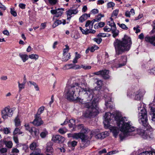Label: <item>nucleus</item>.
<instances>
[{
    "instance_id": "37",
    "label": "nucleus",
    "mask_w": 155,
    "mask_h": 155,
    "mask_svg": "<svg viewBox=\"0 0 155 155\" xmlns=\"http://www.w3.org/2000/svg\"><path fill=\"white\" fill-rule=\"evenodd\" d=\"M44 108L45 107L43 106H42L39 108L38 110L37 114L36 115H37L38 116H39V115L42 113Z\"/></svg>"
},
{
    "instance_id": "34",
    "label": "nucleus",
    "mask_w": 155,
    "mask_h": 155,
    "mask_svg": "<svg viewBox=\"0 0 155 155\" xmlns=\"http://www.w3.org/2000/svg\"><path fill=\"white\" fill-rule=\"evenodd\" d=\"M111 20L110 21H109L107 22V24L111 27V29L113 27H116V25L115 23L114 22L113 19L110 18Z\"/></svg>"
},
{
    "instance_id": "43",
    "label": "nucleus",
    "mask_w": 155,
    "mask_h": 155,
    "mask_svg": "<svg viewBox=\"0 0 155 155\" xmlns=\"http://www.w3.org/2000/svg\"><path fill=\"white\" fill-rule=\"evenodd\" d=\"M117 25L119 26L122 29L126 30H127L128 29V28L124 24H120L119 23H118L117 24Z\"/></svg>"
},
{
    "instance_id": "21",
    "label": "nucleus",
    "mask_w": 155,
    "mask_h": 155,
    "mask_svg": "<svg viewBox=\"0 0 155 155\" xmlns=\"http://www.w3.org/2000/svg\"><path fill=\"white\" fill-rule=\"evenodd\" d=\"M90 14H84L80 17L79 21L80 22H82L86 20L88 17H90Z\"/></svg>"
},
{
    "instance_id": "27",
    "label": "nucleus",
    "mask_w": 155,
    "mask_h": 155,
    "mask_svg": "<svg viewBox=\"0 0 155 155\" xmlns=\"http://www.w3.org/2000/svg\"><path fill=\"white\" fill-rule=\"evenodd\" d=\"M39 130L34 127H32L30 133L33 135L37 136L38 135Z\"/></svg>"
},
{
    "instance_id": "36",
    "label": "nucleus",
    "mask_w": 155,
    "mask_h": 155,
    "mask_svg": "<svg viewBox=\"0 0 155 155\" xmlns=\"http://www.w3.org/2000/svg\"><path fill=\"white\" fill-rule=\"evenodd\" d=\"M15 125L16 127H18L21 125V122L20 119L18 117L15 118L14 120Z\"/></svg>"
},
{
    "instance_id": "58",
    "label": "nucleus",
    "mask_w": 155,
    "mask_h": 155,
    "mask_svg": "<svg viewBox=\"0 0 155 155\" xmlns=\"http://www.w3.org/2000/svg\"><path fill=\"white\" fill-rule=\"evenodd\" d=\"M96 83L97 84V85L99 87H100L102 85V82L101 80L97 79V81L96 82Z\"/></svg>"
},
{
    "instance_id": "44",
    "label": "nucleus",
    "mask_w": 155,
    "mask_h": 155,
    "mask_svg": "<svg viewBox=\"0 0 155 155\" xmlns=\"http://www.w3.org/2000/svg\"><path fill=\"white\" fill-rule=\"evenodd\" d=\"M79 28L80 30L81 31L82 33L83 34L87 35L88 34V32L89 31L88 29H87V28H86V29H85V30H84L81 27H79Z\"/></svg>"
},
{
    "instance_id": "15",
    "label": "nucleus",
    "mask_w": 155,
    "mask_h": 155,
    "mask_svg": "<svg viewBox=\"0 0 155 155\" xmlns=\"http://www.w3.org/2000/svg\"><path fill=\"white\" fill-rule=\"evenodd\" d=\"M109 101L107 98H106L105 105L107 107H109L110 108H113L114 107L113 103L111 101V98L110 97L108 98Z\"/></svg>"
},
{
    "instance_id": "16",
    "label": "nucleus",
    "mask_w": 155,
    "mask_h": 155,
    "mask_svg": "<svg viewBox=\"0 0 155 155\" xmlns=\"http://www.w3.org/2000/svg\"><path fill=\"white\" fill-rule=\"evenodd\" d=\"M109 71L105 70L101 71V75L105 79H109L110 77L109 75Z\"/></svg>"
},
{
    "instance_id": "42",
    "label": "nucleus",
    "mask_w": 155,
    "mask_h": 155,
    "mask_svg": "<svg viewBox=\"0 0 155 155\" xmlns=\"http://www.w3.org/2000/svg\"><path fill=\"white\" fill-rule=\"evenodd\" d=\"M104 16L103 15L101 14H99L97 15L96 18L94 19L93 21H100L102 17Z\"/></svg>"
},
{
    "instance_id": "19",
    "label": "nucleus",
    "mask_w": 155,
    "mask_h": 155,
    "mask_svg": "<svg viewBox=\"0 0 155 155\" xmlns=\"http://www.w3.org/2000/svg\"><path fill=\"white\" fill-rule=\"evenodd\" d=\"M94 21H90L88 20L87 21L85 25V26L86 27V28L87 29H89V30H91L92 29L93 24L94 23Z\"/></svg>"
},
{
    "instance_id": "29",
    "label": "nucleus",
    "mask_w": 155,
    "mask_h": 155,
    "mask_svg": "<svg viewBox=\"0 0 155 155\" xmlns=\"http://www.w3.org/2000/svg\"><path fill=\"white\" fill-rule=\"evenodd\" d=\"M70 57L71 55L70 53H66V54H63L62 60L66 61L70 58Z\"/></svg>"
},
{
    "instance_id": "57",
    "label": "nucleus",
    "mask_w": 155,
    "mask_h": 155,
    "mask_svg": "<svg viewBox=\"0 0 155 155\" xmlns=\"http://www.w3.org/2000/svg\"><path fill=\"white\" fill-rule=\"evenodd\" d=\"M97 36L98 37H105L107 36V34L104 33H99L97 35Z\"/></svg>"
},
{
    "instance_id": "62",
    "label": "nucleus",
    "mask_w": 155,
    "mask_h": 155,
    "mask_svg": "<svg viewBox=\"0 0 155 155\" xmlns=\"http://www.w3.org/2000/svg\"><path fill=\"white\" fill-rule=\"evenodd\" d=\"M11 152L15 153H18L19 152V150L16 148H13L12 149Z\"/></svg>"
},
{
    "instance_id": "52",
    "label": "nucleus",
    "mask_w": 155,
    "mask_h": 155,
    "mask_svg": "<svg viewBox=\"0 0 155 155\" xmlns=\"http://www.w3.org/2000/svg\"><path fill=\"white\" fill-rule=\"evenodd\" d=\"M25 127L26 130L28 131L30 133L31 132V130L32 127H29L28 124H25Z\"/></svg>"
},
{
    "instance_id": "32",
    "label": "nucleus",
    "mask_w": 155,
    "mask_h": 155,
    "mask_svg": "<svg viewBox=\"0 0 155 155\" xmlns=\"http://www.w3.org/2000/svg\"><path fill=\"white\" fill-rule=\"evenodd\" d=\"M41 151V150L37 148L34 150V151L30 155H38L40 153Z\"/></svg>"
},
{
    "instance_id": "24",
    "label": "nucleus",
    "mask_w": 155,
    "mask_h": 155,
    "mask_svg": "<svg viewBox=\"0 0 155 155\" xmlns=\"http://www.w3.org/2000/svg\"><path fill=\"white\" fill-rule=\"evenodd\" d=\"M112 33H113V36L114 38H115L116 36H117L119 34V31L117 29L116 27H113L111 29Z\"/></svg>"
},
{
    "instance_id": "50",
    "label": "nucleus",
    "mask_w": 155,
    "mask_h": 155,
    "mask_svg": "<svg viewBox=\"0 0 155 155\" xmlns=\"http://www.w3.org/2000/svg\"><path fill=\"white\" fill-rule=\"evenodd\" d=\"M115 4L113 2H110L107 4V7L108 8H111L114 7Z\"/></svg>"
},
{
    "instance_id": "59",
    "label": "nucleus",
    "mask_w": 155,
    "mask_h": 155,
    "mask_svg": "<svg viewBox=\"0 0 155 155\" xmlns=\"http://www.w3.org/2000/svg\"><path fill=\"white\" fill-rule=\"evenodd\" d=\"M139 27L138 26L137 27H134V30H135V33H137L139 32H140V30L139 29Z\"/></svg>"
},
{
    "instance_id": "11",
    "label": "nucleus",
    "mask_w": 155,
    "mask_h": 155,
    "mask_svg": "<svg viewBox=\"0 0 155 155\" xmlns=\"http://www.w3.org/2000/svg\"><path fill=\"white\" fill-rule=\"evenodd\" d=\"M145 105L143 103H140L138 105V114H147V112L145 108Z\"/></svg>"
},
{
    "instance_id": "26",
    "label": "nucleus",
    "mask_w": 155,
    "mask_h": 155,
    "mask_svg": "<svg viewBox=\"0 0 155 155\" xmlns=\"http://www.w3.org/2000/svg\"><path fill=\"white\" fill-rule=\"evenodd\" d=\"M63 11L64 9L62 8L57 9L56 11L57 12L56 13L55 16L57 17L61 16L63 13Z\"/></svg>"
},
{
    "instance_id": "25",
    "label": "nucleus",
    "mask_w": 155,
    "mask_h": 155,
    "mask_svg": "<svg viewBox=\"0 0 155 155\" xmlns=\"http://www.w3.org/2000/svg\"><path fill=\"white\" fill-rule=\"evenodd\" d=\"M38 145L37 142H33L29 146L30 149L33 150L38 147Z\"/></svg>"
},
{
    "instance_id": "17",
    "label": "nucleus",
    "mask_w": 155,
    "mask_h": 155,
    "mask_svg": "<svg viewBox=\"0 0 155 155\" xmlns=\"http://www.w3.org/2000/svg\"><path fill=\"white\" fill-rule=\"evenodd\" d=\"M53 143L51 142H48L46 144V152L52 153L53 151V149L52 147Z\"/></svg>"
},
{
    "instance_id": "9",
    "label": "nucleus",
    "mask_w": 155,
    "mask_h": 155,
    "mask_svg": "<svg viewBox=\"0 0 155 155\" xmlns=\"http://www.w3.org/2000/svg\"><path fill=\"white\" fill-rule=\"evenodd\" d=\"M145 92L144 91L139 90L134 93V99L138 101L140 100L142 98Z\"/></svg>"
},
{
    "instance_id": "7",
    "label": "nucleus",
    "mask_w": 155,
    "mask_h": 155,
    "mask_svg": "<svg viewBox=\"0 0 155 155\" xmlns=\"http://www.w3.org/2000/svg\"><path fill=\"white\" fill-rule=\"evenodd\" d=\"M97 130H95L92 131L90 133L91 135L94 136L97 139H103L109 135V133L108 132L105 131L100 134H97Z\"/></svg>"
},
{
    "instance_id": "49",
    "label": "nucleus",
    "mask_w": 155,
    "mask_h": 155,
    "mask_svg": "<svg viewBox=\"0 0 155 155\" xmlns=\"http://www.w3.org/2000/svg\"><path fill=\"white\" fill-rule=\"evenodd\" d=\"M71 68H74V67L72 64L66 65L64 67V69H68Z\"/></svg>"
},
{
    "instance_id": "39",
    "label": "nucleus",
    "mask_w": 155,
    "mask_h": 155,
    "mask_svg": "<svg viewBox=\"0 0 155 155\" xmlns=\"http://www.w3.org/2000/svg\"><path fill=\"white\" fill-rule=\"evenodd\" d=\"M67 129L65 127L59 129L58 132L61 134H64L67 132Z\"/></svg>"
},
{
    "instance_id": "47",
    "label": "nucleus",
    "mask_w": 155,
    "mask_h": 155,
    "mask_svg": "<svg viewBox=\"0 0 155 155\" xmlns=\"http://www.w3.org/2000/svg\"><path fill=\"white\" fill-rule=\"evenodd\" d=\"M119 10L118 9H116L115 10L113 11L112 14V17H114L115 16L116 17L119 13Z\"/></svg>"
},
{
    "instance_id": "5",
    "label": "nucleus",
    "mask_w": 155,
    "mask_h": 155,
    "mask_svg": "<svg viewBox=\"0 0 155 155\" xmlns=\"http://www.w3.org/2000/svg\"><path fill=\"white\" fill-rule=\"evenodd\" d=\"M73 138L75 139L80 138L81 139L80 146L82 147H87L90 143V141L88 140V137L80 133L73 134Z\"/></svg>"
},
{
    "instance_id": "22",
    "label": "nucleus",
    "mask_w": 155,
    "mask_h": 155,
    "mask_svg": "<svg viewBox=\"0 0 155 155\" xmlns=\"http://www.w3.org/2000/svg\"><path fill=\"white\" fill-rule=\"evenodd\" d=\"M151 114L152 115V120L155 124V108L151 107Z\"/></svg>"
},
{
    "instance_id": "28",
    "label": "nucleus",
    "mask_w": 155,
    "mask_h": 155,
    "mask_svg": "<svg viewBox=\"0 0 155 155\" xmlns=\"http://www.w3.org/2000/svg\"><path fill=\"white\" fill-rule=\"evenodd\" d=\"M19 56L24 62H25L28 58V57L26 54H20Z\"/></svg>"
},
{
    "instance_id": "53",
    "label": "nucleus",
    "mask_w": 155,
    "mask_h": 155,
    "mask_svg": "<svg viewBox=\"0 0 155 155\" xmlns=\"http://www.w3.org/2000/svg\"><path fill=\"white\" fill-rule=\"evenodd\" d=\"M151 153V151H146L145 152H143L140 153L139 155H150Z\"/></svg>"
},
{
    "instance_id": "60",
    "label": "nucleus",
    "mask_w": 155,
    "mask_h": 155,
    "mask_svg": "<svg viewBox=\"0 0 155 155\" xmlns=\"http://www.w3.org/2000/svg\"><path fill=\"white\" fill-rule=\"evenodd\" d=\"M98 10L97 9H94L91 10V12L92 14H95L98 13Z\"/></svg>"
},
{
    "instance_id": "38",
    "label": "nucleus",
    "mask_w": 155,
    "mask_h": 155,
    "mask_svg": "<svg viewBox=\"0 0 155 155\" xmlns=\"http://www.w3.org/2000/svg\"><path fill=\"white\" fill-rule=\"evenodd\" d=\"M48 2L50 5H54L57 4L58 2V0H48Z\"/></svg>"
},
{
    "instance_id": "55",
    "label": "nucleus",
    "mask_w": 155,
    "mask_h": 155,
    "mask_svg": "<svg viewBox=\"0 0 155 155\" xmlns=\"http://www.w3.org/2000/svg\"><path fill=\"white\" fill-rule=\"evenodd\" d=\"M10 13L14 17H16L17 16V13L14 10V9L11 8Z\"/></svg>"
},
{
    "instance_id": "31",
    "label": "nucleus",
    "mask_w": 155,
    "mask_h": 155,
    "mask_svg": "<svg viewBox=\"0 0 155 155\" xmlns=\"http://www.w3.org/2000/svg\"><path fill=\"white\" fill-rule=\"evenodd\" d=\"M4 142L6 146L8 148H11L12 147L13 143L11 141H4Z\"/></svg>"
},
{
    "instance_id": "20",
    "label": "nucleus",
    "mask_w": 155,
    "mask_h": 155,
    "mask_svg": "<svg viewBox=\"0 0 155 155\" xmlns=\"http://www.w3.org/2000/svg\"><path fill=\"white\" fill-rule=\"evenodd\" d=\"M127 60V57L126 56L124 55L121 56L120 61L123 62V63L119 64V66L117 67H120L125 65L126 64Z\"/></svg>"
},
{
    "instance_id": "14",
    "label": "nucleus",
    "mask_w": 155,
    "mask_h": 155,
    "mask_svg": "<svg viewBox=\"0 0 155 155\" xmlns=\"http://www.w3.org/2000/svg\"><path fill=\"white\" fill-rule=\"evenodd\" d=\"M145 40L147 42H149L155 46V36L152 37L147 36L145 37Z\"/></svg>"
},
{
    "instance_id": "1",
    "label": "nucleus",
    "mask_w": 155,
    "mask_h": 155,
    "mask_svg": "<svg viewBox=\"0 0 155 155\" xmlns=\"http://www.w3.org/2000/svg\"><path fill=\"white\" fill-rule=\"evenodd\" d=\"M113 115L120 130L122 132L119 135L121 140L126 137L134 135L136 134L140 135L144 139L150 138L152 129L149 124L147 113L138 114L139 122L143 125V127L142 128L138 129L132 126L131 122L128 121L126 117H122L120 113L119 112H115Z\"/></svg>"
},
{
    "instance_id": "12",
    "label": "nucleus",
    "mask_w": 155,
    "mask_h": 155,
    "mask_svg": "<svg viewBox=\"0 0 155 155\" xmlns=\"http://www.w3.org/2000/svg\"><path fill=\"white\" fill-rule=\"evenodd\" d=\"M112 114L111 113L107 112L105 113L104 116L105 120L104 122V125H108L109 124V121L110 120Z\"/></svg>"
},
{
    "instance_id": "30",
    "label": "nucleus",
    "mask_w": 155,
    "mask_h": 155,
    "mask_svg": "<svg viewBox=\"0 0 155 155\" xmlns=\"http://www.w3.org/2000/svg\"><path fill=\"white\" fill-rule=\"evenodd\" d=\"M88 133V130H86L85 128H84L83 127L81 129V132L80 133L84 135H85V136H86L88 138V140H89V137H88V136H87L86 134ZM91 132H90V133H91ZM89 134L91 136L90 137V139L93 136L92 135H91V134L89 133Z\"/></svg>"
},
{
    "instance_id": "46",
    "label": "nucleus",
    "mask_w": 155,
    "mask_h": 155,
    "mask_svg": "<svg viewBox=\"0 0 155 155\" xmlns=\"http://www.w3.org/2000/svg\"><path fill=\"white\" fill-rule=\"evenodd\" d=\"M65 47V48L63 50V54H66V53H68L69 49V47L67 45H66Z\"/></svg>"
},
{
    "instance_id": "40",
    "label": "nucleus",
    "mask_w": 155,
    "mask_h": 155,
    "mask_svg": "<svg viewBox=\"0 0 155 155\" xmlns=\"http://www.w3.org/2000/svg\"><path fill=\"white\" fill-rule=\"evenodd\" d=\"M1 131L3 132L5 134H8L10 133V130L8 128H1L0 129Z\"/></svg>"
},
{
    "instance_id": "63",
    "label": "nucleus",
    "mask_w": 155,
    "mask_h": 155,
    "mask_svg": "<svg viewBox=\"0 0 155 155\" xmlns=\"http://www.w3.org/2000/svg\"><path fill=\"white\" fill-rule=\"evenodd\" d=\"M152 26L153 27V29L151 32L152 33H154L155 31V20L153 21Z\"/></svg>"
},
{
    "instance_id": "48",
    "label": "nucleus",
    "mask_w": 155,
    "mask_h": 155,
    "mask_svg": "<svg viewBox=\"0 0 155 155\" xmlns=\"http://www.w3.org/2000/svg\"><path fill=\"white\" fill-rule=\"evenodd\" d=\"M82 68L84 69L87 70L91 68V67L90 66H84V65H81L80 67L77 68Z\"/></svg>"
},
{
    "instance_id": "33",
    "label": "nucleus",
    "mask_w": 155,
    "mask_h": 155,
    "mask_svg": "<svg viewBox=\"0 0 155 155\" xmlns=\"http://www.w3.org/2000/svg\"><path fill=\"white\" fill-rule=\"evenodd\" d=\"M28 58L31 59L36 60L38 59L39 56L36 54H32L29 55Z\"/></svg>"
},
{
    "instance_id": "64",
    "label": "nucleus",
    "mask_w": 155,
    "mask_h": 155,
    "mask_svg": "<svg viewBox=\"0 0 155 155\" xmlns=\"http://www.w3.org/2000/svg\"><path fill=\"white\" fill-rule=\"evenodd\" d=\"M104 30L105 32H109L111 31V28H109L106 26L104 28Z\"/></svg>"
},
{
    "instance_id": "6",
    "label": "nucleus",
    "mask_w": 155,
    "mask_h": 155,
    "mask_svg": "<svg viewBox=\"0 0 155 155\" xmlns=\"http://www.w3.org/2000/svg\"><path fill=\"white\" fill-rule=\"evenodd\" d=\"M13 113V110L8 106L5 107L1 110V117L4 120L8 119V117H12Z\"/></svg>"
},
{
    "instance_id": "13",
    "label": "nucleus",
    "mask_w": 155,
    "mask_h": 155,
    "mask_svg": "<svg viewBox=\"0 0 155 155\" xmlns=\"http://www.w3.org/2000/svg\"><path fill=\"white\" fill-rule=\"evenodd\" d=\"M78 11L77 9H75L69 10L67 12V19L70 20L71 17V15L72 14H76Z\"/></svg>"
},
{
    "instance_id": "3",
    "label": "nucleus",
    "mask_w": 155,
    "mask_h": 155,
    "mask_svg": "<svg viewBox=\"0 0 155 155\" xmlns=\"http://www.w3.org/2000/svg\"><path fill=\"white\" fill-rule=\"evenodd\" d=\"M132 43L130 38L128 36L125 35L121 40L116 39L114 42L116 55H119L126 51L129 50Z\"/></svg>"
},
{
    "instance_id": "4",
    "label": "nucleus",
    "mask_w": 155,
    "mask_h": 155,
    "mask_svg": "<svg viewBox=\"0 0 155 155\" xmlns=\"http://www.w3.org/2000/svg\"><path fill=\"white\" fill-rule=\"evenodd\" d=\"M90 100L89 102L85 103V107L87 109L83 113L84 117L87 118L94 117L99 113L97 104L94 101Z\"/></svg>"
},
{
    "instance_id": "45",
    "label": "nucleus",
    "mask_w": 155,
    "mask_h": 155,
    "mask_svg": "<svg viewBox=\"0 0 155 155\" xmlns=\"http://www.w3.org/2000/svg\"><path fill=\"white\" fill-rule=\"evenodd\" d=\"M29 82L31 84L33 85L34 86L36 91H38L39 90V88L38 86L35 82L31 81H29Z\"/></svg>"
},
{
    "instance_id": "51",
    "label": "nucleus",
    "mask_w": 155,
    "mask_h": 155,
    "mask_svg": "<svg viewBox=\"0 0 155 155\" xmlns=\"http://www.w3.org/2000/svg\"><path fill=\"white\" fill-rule=\"evenodd\" d=\"M7 152V149L6 148H3L0 149V153L1 154H3L2 155H4V154Z\"/></svg>"
},
{
    "instance_id": "35",
    "label": "nucleus",
    "mask_w": 155,
    "mask_h": 155,
    "mask_svg": "<svg viewBox=\"0 0 155 155\" xmlns=\"http://www.w3.org/2000/svg\"><path fill=\"white\" fill-rule=\"evenodd\" d=\"M48 134V132L46 130H43L40 134V137L42 138H45Z\"/></svg>"
},
{
    "instance_id": "8",
    "label": "nucleus",
    "mask_w": 155,
    "mask_h": 155,
    "mask_svg": "<svg viewBox=\"0 0 155 155\" xmlns=\"http://www.w3.org/2000/svg\"><path fill=\"white\" fill-rule=\"evenodd\" d=\"M52 140L55 143H62L64 141L65 138L60 135H57L53 136Z\"/></svg>"
},
{
    "instance_id": "41",
    "label": "nucleus",
    "mask_w": 155,
    "mask_h": 155,
    "mask_svg": "<svg viewBox=\"0 0 155 155\" xmlns=\"http://www.w3.org/2000/svg\"><path fill=\"white\" fill-rule=\"evenodd\" d=\"M62 23V21L61 20H57L56 21L54 24L53 25V27L54 28H55L57 26H58L60 24H61Z\"/></svg>"
},
{
    "instance_id": "54",
    "label": "nucleus",
    "mask_w": 155,
    "mask_h": 155,
    "mask_svg": "<svg viewBox=\"0 0 155 155\" xmlns=\"http://www.w3.org/2000/svg\"><path fill=\"white\" fill-rule=\"evenodd\" d=\"M148 72L150 74H153L155 75V68L149 70H148Z\"/></svg>"
},
{
    "instance_id": "2",
    "label": "nucleus",
    "mask_w": 155,
    "mask_h": 155,
    "mask_svg": "<svg viewBox=\"0 0 155 155\" xmlns=\"http://www.w3.org/2000/svg\"><path fill=\"white\" fill-rule=\"evenodd\" d=\"M93 92L83 78L66 87L65 91V97L68 100L76 101L81 104L84 103V98L88 101L92 99Z\"/></svg>"
},
{
    "instance_id": "23",
    "label": "nucleus",
    "mask_w": 155,
    "mask_h": 155,
    "mask_svg": "<svg viewBox=\"0 0 155 155\" xmlns=\"http://www.w3.org/2000/svg\"><path fill=\"white\" fill-rule=\"evenodd\" d=\"M26 82L25 78L24 79V81L22 83H20L19 81L18 82L19 91H20L22 89L25 88Z\"/></svg>"
},
{
    "instance_id": "18",
    "label": "nucleus",
    "mask_w": 155,
    "mask_h": 155,
    "mask_svg": "<svg viewBox=\"0 0 155 155\" xmlns=\"http://www.w3.org/2000/svg\"><path fill=\"white\" fill-rule=\"evenodd\" d=\"M111 131L113 134L114 136L115 137H117L118 133L119 132V130L116 127H112L110 129Z\"/></svg>"
},
{
    "instance_id": "61",
    "label": "nucleus",
    "mask_w": 155,
    "mask_h": 155,
    "mask_svg": "<svg viewBox=\"0 0 155 155\" xmlns=\"http://www.w3.org/2000/svg\"><path fill=\"white\" fill-rule=\"evenodd\" d=\"M20 130V129L18 128H15L13 132L14 135H15L17 134H18Z\"/></svg>"
},
{
    "instance_id": "56",
    "label": "nucleus",
    "mask_w": 155,
    "mask_h": 155,
    "mask_svg": "<svg viewBox=\"0 0 155 155\" xmlns=\"http://www.w3.org/2000/svg\"><path fill=\"white\" fill-rule=\"evenodd\" d=\"M94 41H95L97 44H100L102 41V39L101 38H96L94 39Z\"/></svg>"
},
{
    "instance_id": "10",
    "label": "nucleus",
    "mask_w": 155,
    "mask_h": 155,
    "mask_svg": "<svg viewBox=\"0 0 155 155\" xmlns=\"http://www.w3.org/2000/svg\"><path fill=\"white\" fill-rule=\"evenodd\" d=\"M32 123L35 126H38L43 124V122L41 120V118L40 116H38L37 115H36L35 116V118L32 122Z\"/></svg>"
}]
</instances>
